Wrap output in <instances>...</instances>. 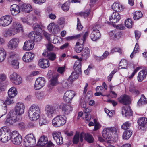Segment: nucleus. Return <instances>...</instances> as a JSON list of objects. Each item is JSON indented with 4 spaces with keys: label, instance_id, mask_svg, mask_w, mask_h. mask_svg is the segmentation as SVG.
I'll list each match as a JSON object with an SVG mask.
<instances>
[{
    "label": "nucleus",
    "instance_id": "f257e3e1",
    "mask_svg": "<svg viewBox=\"0 0 147 147\" xmlns=\"http://www.w3.org/2000/svg\"><path fill=\"white\" fill-rule=\"evenodd\" d=\"M22 30V27L20 23L13 22L11 28L5 30L2 33V35L5 38H10Z\"/></svg>",
    "mask_w": 147,
    "mask_h": 147
},
{
    "label": "nucleus",
    "instance_id": "f03ea898",
    "mask_svg": "<svg viewBox=\"0 0 147 147\" xmlns=\"http://www.w3.org/2000/svg\"><path fill=\"white\" fill-rule=\"evenodd\" d=\"M40 114V109L39 107L33 105L30 108L28 111V115L31 120H36L39 118Z\"/></svg>",
    "mask_w": 147,
    "mask_h": 147
},
{
    "label": "nucleus",
    "instance_id": "7ed1b4c3",
    "mask_svg": "<svg viewBox=\"0 0 147 147\" xmlns=\"http://www.w3.org/2000/svg\"><path fill=\"white\" fill-rule=\"evenodd\" d=\"M118 130L117 127H111L104 128L102 131V136L106 140H110L112 137L111 133L115 135L116 137L117 136V132Z\"/></svg>",
    "mask_w": 147,
    "mask_h": 147
},
{
    "label": "nucleus",
    "instance_id": "20e7f679",
    "mask_svg": "<svg viewBox=\"0 0 147 147\" xmlns=\"http://www.w3.org/2000/svg\"><path fill=\"white\" fill-rule=\"evenodd\" d=\"M66 119L64 116L57 115L53 119L52 125L56 127L63 125L66 122Z\"/></svg>",
    "mask_w": 147,
    "mask_h": 147
},
{
    "label": "nucleus",
    "instance_id": "39448f33",
    "mask_svg": "<svg viewBox=\"0 0 147 147\" xmlns=\"http://www.w3.org/2000/svg\"><path fill=\"white\" fill-rule=\"evenodd\" d=\"M10 114V116L6 119L7 123L11 125H17L21 119L17 116L14 111H11Z\"/></svg>",
    "mask_w": 147,
    "mask_h": 147
},
{
    "label": "nucleus",
    "instance_id": "423d86ee",
    "mask_svg": "<svg viewBox=\"0 0 147 147\" xmlns=\"http://www.w3.org/2000/svg\"><path fill=\"white\" fill-rule=\"evenodd\" d=\"M100 24L97 23L92 28V32L90 35V37L92 40L96 41L100 38V34L99 29L100 28Z\"/></svg>",
    "mask_w": 147,
    "mask_h": 147
},
{
    "label": "nucleus",
    "instance_id": "0eeeda50",
    "mask_svg": "<svg viewBox=\"0 0 147 147\" xmlns=\"http://www.w3.org/2000/svg\"><path fill=\"white\" fill-rule=\"evenodd\" d=\"M36 143V139L32 134H28L25 138L23 143L26 147H30L33 146Z\"/></svg>",
    "mask_w": 147,
    "mask_h": 147
},
{
    "label": "nucleus",
    "instance_id": "6e6552de",
    "mask_svg": "<svg viewBox=\"0 0 147 147\" xmlns=\"http://www.w3.org/2000/svg\"><path fill=\"white\" fill-rule=\"evenodd\" d=\"M12 21V17L11 15H6L0 18V26L6 27L9 26Z\"/></svg>",
    "mask_w": 147,
    "mask_h": 147
},
{
    "label": "nucleus",
    "instance_id": "1a4fd4ad",
    "mask_svg": "<svg viewBox=\"0 0 147 147\" xmlns=\"http://www.w3.org/2000/svg\"><path fill=\"white\" fill-rule=\"evenodd\" d=\"M20 39L17 37H14L11 39L7 44L8 49L10 50L16 49L18 46Z\"/></svg>",
    "mask_w": 147,
    "mask_h": 147
},
{
    "label": "nucleus",
    "instance_id": "9d476101",
    "mask_svg": "<svg viewBox=\"0 0 147 147\" xmlns=\"http://www.w3.org/2000/svg\"><path fill=\"white\" fill-rule=\"evenodd\" d=\"M11 138L12 143L15 145H19L22 142V137L17 131H14L12 133Z\"/></svg>",
    "mask_w": 147,
    "mask_h": 147
},
{
    "label": "nucleus",
    "instance_id": "9b49d317",
    "mask_svg": "<svg viewBox=\"0 0 147 147\" xmlns=\"http://www.w3.org/2000/svg\"><path fill=\"white\" fill-rule=\"evenodd\" d=\"M6 128V127H4L0 129V140L4 143L7 142L11 138L9 134L4 131V129Z\"/></svg>",
    "mask_w": 147,
    "mask_h": 147
},
{
    "label": "nucleus",
    "instance_id": "f8f14e48",
    "mask_svg": "<svg viewBox=\"0 0 147 147\" xmlns=\"http://www.w3.org/2000/svg\"><path fill=\"white\" fill-rule=\"evenodd\" d=\"M25 106L24 104L22 102L17 103L15 107L14 112L17 115L20 116L23 114L24 112Z\"/></svg>",
    "mask_w": 147,
    "mask_h": 147
},
{
    "label": "nucleus",
    "instance_id": "ddd939ff",
    "mask_svg": "<svg viewBox=\"0 0 147 147\" xmlns=\"http://www.w3.org/2000/svg\"><path fill=\"white\" fill-rule=\"evenodd\" d=\"M75 92L73 91L67 90L64 93L63 99L66 102L71 103L72 99L75 96Z\"/></svg>",
    "mask_w": 147,
    "mask_h": 147
},
{
    "label": "nucleus",
    "instance_id": "4468645a",
    "mask_svg": "<svg viewBox=\"0 0 147 147\" xmlns=\"http://www.w3.org/2000/svg\"><path fill=\"white\" fill-rule=\"evenodd\" d=\"M10 79L12 82L16 85H19L22 82V79L20 76L15 72L11 74Z\"/></svg>",
    "mask_w": 147,
    "mask_h": 147
},
{
    "label": "nucleus",
    "instance_id": "2eb2a0df",
    "mask_svg": "<svg viewBox=\"0 0 147 147\" xmlns=\"http://www.w3.org/2000/svg\"><path fill=\"white\" fill-rule=\"evenodd\" d=\"M46 82L44 78L39 77L36 79L34 88L36 90H38L42 88L45 85Z\"/></svg>",
    "mask_w": 147,
    "mask_h": 147
},
{
    "label": "nucleus",
    "instance_id": "dca6fc26",
    "mask_svg": "<svg viewBox=\"0 0 147 147\" xmlns=\"http://www.w3.org/2000/svg\"><path fill=\"white\" fill-rule=\"evenodd\" d=\"M16 59V55H11L8 59V61L13 67L15 69H18L19 68V63Z\"/></svg>",
    "mask_w": 147,
    "mask_h": 147
},
{
    "label": "nucleus",
    "instance_id": "f3484780",
    "mask_svg": "<svg viewBox=\"0 0 147 147\" xmlns=\"http://www.w3.org/2000/svg\"><path fill=\"white\" fill-rule=\"evenodd\" d=\"M55 111L54 108L51 105H47L45 107V114L49 118H51L53 116Z\"/></svg>",
    "mask_w": 147,
    "mask_h": 147
},
{
    "label": "nucleus",
    "instance_id": "a211bd4d",
    "mask_svg": "<svg viewBox=\"0 0 147 147\" xmlns=\"http://www.w3.org/2000/svg\"><path fill=\"white\" fill-rule=\"evenodd\" d=\"M120 15L117 12H113L109 20L112 23H116L118 22L121 19Z\"/></svg>",
    "mask_w": 147,
    "mask_h": 147
},
{
    "label": "nucleus",
    "instance_id": "6ab92c4d",
    "mask_svg": "<svg viewBox=\"0 0 147 147\" xmlns=\"http://www.w3.org/2000/svg\"><path fill=\"white\" fill-rule=\"evenodd\" d=\"M41 33L35 32H31L29 34V37L32 40H34L36 42H39L42 39L41 36L40 34Z\"/></svg>",
    "mask_w": 147,
    "mask_h": 147
},
{
    "label": "nucleus",
    "instance_id": "aec40b11",
    "mask_svg": "<svg viewBox=\"0 0 147 147\" xmlns=\"http://www.w3.org/2000/svg\"><path fill=\"white\" fill-rule=\"evenodd\" d=\"M11 14L13 16H16L20 12V9L19 6L16 4L11 5L10 7Z\"/></svg>",
    "mask_w": 147,
    "mask_h": 147
},
{
    "label": "nucleus",
    "instance_id": "412c9836",
    "mask_svg": "<svg viewBox=\"0 0 147 147\" xmlns=\"http://www.w3.org/2000/svg\"><path fill=\"white\" fill-rule=\"evenodd\" d=\"M34 45L32 40H27L24 42L23 49L26 51L30 50L33 48Z\"/></svg>",
    "mask_w": 147,
    "mask_h": 147
},
{
    "label": "nucleus",
    "instance_id": "4be33fe9",
    "mask_svg": "<svg viewBox=\"0 0 147 147\" xmlns=\"http://www.w3.org/2000/svg\"><path fill=\"white\" fill-rule=\"evenodd\" d=\"M48 28L50 31L55 34H57L60 31L59 26L54 23H50L48 26Z\"/></svg>",
    "mask_w": 147,
    "mask_h": 147
},
{
    "label": "nucleus",
    "instance_id": "5701e85b",
    "mask_svg": "<svg viewBox=\"0 0 147 147\" xmlns=\"http://www.w3.org/2000/svg\"><path fill=\"white\" fill-rule=\"evenodd\" d=\"M119 101L120 103L126 105L130 103L131 100L129 96L125 95L121 96L119 99Z\"/></svg>",
    "mask_w": 147,
    "mask_h": 147
},
{
    "label": "nucleus",
    "instance_id": "b1692460",
    "mask_svg": "<svg viewBox=\"0 0 147 147\" xmlns=\"http://www.w3.org/2000/svg\"><path fill=\"white\" fill-rule=\"evenodd\" d=\"M82 59H78L75 62L74 65V68L75 72L79 73L81 72L82 63Z\"/></svg>",
    "mask_w": 147,
    "mask_h": 147
},
{
    "label": "nucleus",
    "instance_id": "393cba45",
    "mask_svg": "<svg viewBox=\"0 0 147 147\" xmlns=\"http://www.w3.org/2000/svg\"><path fill=\"white\" fill-rule=\"evenodd\" d=\"M34 56V54L31 52H26L23 56V60L26 63L30 62L33 59Z\"/></svg>",
    "mask_w": 147,
    "mask_h": 147
},
{
    "label": "nucleus",
    "instance_id": "a878e982",
    "mask_svg": "<svg viewBox=\"0 0 147 147\" xmlns=\"http://www.w3.org/2000/svg\"><path fill=\"white\" fill-rule=\"evenodd\" d=\"M122 113L126 117L131 116L133 114L130 108L128 105H125L123 107L122 109Z\"/></svg>",
    "mask_w": 147,
    "mask_h": 147
},
{
    "label": "nucleus",
    "instance_id": "bb28decb",
    "mask_svg": "<svg viewBox=\"0 0 147 147\" xmlns=\"http://www.w3.org/2000/svg\"><path fill=\"white\" fill-rule=\"evenodd\" d=\"M60 106L62 111L65 114L68 115L69 114L72 110V107L70 105L62 104Z\"/></svg>",
    "mask_w": 147,
    "mask_h": 147
},
{
    "label": "nucleus",
    "instance_id": "cd10ccee",
    "mask_svg": "<svg viewBox=\"0 0 147 147\" xmlns=\"http://www.w3.org/2000/svg\"><path fill=\"white\" fill-rule=\"evenodd\" d=\"M39 65L42 68H45L48 67L50 63L48 60L46 59H41L39 61Z\"/></svg>",
    "mask_w": 147,
    "mask_h": 147
},
{
    "label": "nucleus",
    "instance_id": "c85d7f7f",
    "mask_svg": "<svg viewBox=\"0 0 147 147\" xmlns=\"http://www.w3.org/2000/svg\"><path fill=\"white\" fill-rule=\"evenodd\" d=\"M112 8L114 11L117 12H121L123 9L122 5L119 3H114L112 6Z\"/></svg>",
    "mask_w": 147,
    "mask_h": 147
},
{
    "label": "nucleus",
    "instance_id": "c756f323",
    "mask_svg": "<svg viewBox=\"0 0 147 147\" xmlns=\"http://www.w3.org/2000/svg\"><path fill=\"white\" fill-rule=\"evenodd\" d=\"M20 9L23 12L26 13H28L32 10V7L30 4H26L22 5L20 7Z\"/></svg>",
    "mask_w": 147,
    "mask_h": 147
},
{
    "label": "nucleus",
    "instance_id": "7c9ffc66",
    "mask_svg": "<svg viewBox=\"0 0 147 147\" xmlns=\"http://www.w3.org/2000/svg\"><path fill=\"white\" fill-rule=\"evenodd\" d=\"M42 55L44 57H47L49 60L51 61L55 60L56 58V54L53 52L48 53L45 51V52H44Z\"/></svg>",
    "mask_w": 147,
    "mask_h": 147
},
{
    "label": "nucleus",
    "instance_id": "2f4dec72",
    "mask_svg": "<svg viewBox=\"0 0 147 147\" xmlns=\"http://www.w3.org/2000/svg\"><path fill=\"white\" fill-rule=\"evenodd\" d=\"M147 74V72L145 70H141L138 73L137 79L138 81L141 82L146 77Z\"/></svg>",
    "mask_w": 147,
    "mask_h": 147
},
{
    "label": "nucleus",
    "instance_id": "473e14b6",
    "mask_svg": "<svg viewBox=\"0 0 147 147\" xmlns=\"http://www.w3.org/2000/svg\"><path fill=\"white\" fill-rule=\"evenodd\" d=\"M47 138L45 136H42L39 140L38 144V146H42L48 143Z\"/></svg>",
    "mask_w": 147,
    "mask_h": 147
},
{
    "label": "nucleus",
    "instance_id": "72a5a7b5",
    "mask_svg": "<svg viewBox=\"0 0 147 147\" xmlns=\"http://www.w3.org/2000/svg\"><path fill=\"white\" fill-rule=\"evenodd\" d=\"M7 104L5 102V101L0 100V105L2 107V111H3L0 114H1V116H3L5 115L7 112Z\"/></svg>",
    "mask_w": 147,
    "mask_h": 147
},
{
    "label": "nucleus",
    "instance_id": "f704fd0d",
    "mask_svg": "<svg viewBox=\"0 0 147 147\" xmlns=\"http://www.w3.org/2000/svg\"><path fill=\"white\" fill-rule=\"evenodd\" d=\"M147 103V98L144 94H142L140 98L138 100L137 104L139 106H141Z\"/></svg>",
    "mask_w": 147,
    "mask_h": 147
},
{
    "label": "nucleus",
    "instance_id": "c9c22d12",
    "mask_svg": "<svg viewBox=\"0 0 147 147\" xmlns=\"http://www.w3.org/2000/svg\"><path fill=\"white\" fill-rule=\"evenodd\" d=\"M59 84V82L58 80L57 77L56 75H54L52 77L50 81V84L49 85V88L50 87L52 86H55Z\"/></svg>",
    "mask_w": 147,
    "mask_h": 147
},
{
    "label": "nucleus",
    "instance_id": "e433bc0d",
    "mask_svg": "<svg viewBox=\"0 0 147 147\" xmlns=\"http://www.w3.org/2000/svg\"><path fill=\"white\" fill-rule=\"evenodd\" d=\"M110 36L112 38H119L120 36V33L116 30L111 31L109 33Z\"/></svg>",
    "mask_w": 147,
    "mask_h": 147
},
{
    "label": "nucleus",
    "instance_id": "4c0bfd02",
    "mask_svg": "<svg viewBox=\"0 0 147 147\" xmlns=\"http://www.w3.org/2000/svg\"><path fill=\"white\" fill-rule=\"evenodd\" d=\"M17 94V89L16 88L13 87L11 88L8 92L9 96L14 98Z\"/></svg>",
    "mask_w": 147,
    "mask_h": 147
},
{
    "label": "nucleus",
    "instance_id": "58836bf2",
    "mask_svg": "<svg viewBox=\"0 0 147 147\" xmlns=\"http://www.w3.org/2000/svg\"><path fill=\"white\" fill-rule=\"evenodd\" d=\"M90 111V109H89L88 108H86L84 110L85 121L86 123L89 122L91 119V115L89 113Z\"/></svg>",
    "mask_w": 147,
    "mask_h": 147
},
{
    "label": "nucleus",
    "instance_id": "ea45409f",
    "mask_svg": "<svg viewBox=\"0 0 147 147\" xmlns=\"http://www.w3.org/2000/svg\"><path fill=\"white\" fill-rule=\"evenodd\" d=\"M84 139L89 143H92L94 141V139L93 136L88 133L85 134Z\"/></svg>",
    "mask_w": 147,
    "mask_h": 147
},
{
    "label": "nucleus",
    "instance_id": "a19ab883",
    "mask_svg": "<svg viewBox=\"0 0 147 147\" xmlns=\"http://www.w3.org/2000/svg\"><path fill=\"white\" fill-rule=\"evenodd\" d=\"M138 125L142 127H144L147 123V118L141 117L138 119L137 121Z\"/></svg>",
    "mask_w": 147,
    "mask_h": 147
},
{
    "label": "nucleus",
    "instance_id": "79ce46f5",
    "mask_svg": "<svg viewBox=\"0 0 147 147\" xmlns=\"http://www.w3.org/2000/svg\"><path fill=\"white\" fill-rule=\"evenodd\" d=\"M6 53L3 48H0V62H3L5 58Z\"/></svg>",
    "mask_w": 147,
    "mask_h": 147
},
{
    "label": "nucleus",
    "instance_id": "37998d69",
    "mask_svg": "<svg viewBox=\"0 0 147 147\" xmlns=\"http://www.w3.org/2000/svg\"><path fill=\"white\" fill-rule=\"evenodd\" d=\"M132 134V132L130 130H125L123 134V138L124 139L127 140L130 138Z\"/></svg>",
    "mask_w": 147,
    "mask_h": 147
},
{
    "label": "nucleus",
    "instance_id": "c03bdc74",
    "mask_svg": "<svg viewBox=\"0 0 147 147\" xmlns=\"http://www.w3.org/2000/svg\"><path fill=\"white\" fill-rule=\"evenodd\" d=\"M127 65L128 63L127 61L125 59H122L119 64V69H125L127 67Z\"/></svg>",
    "mask_w": 147,
    "mask_h": 147
},
{
    "label": "nucleus",
    "instance_id": "a18cd8bd",
    "mask_svg": "<svg viewBox=\"0 0 147 147\" xmlns=\"http://www.w3.org/2000/svg\"><path fill=\"white\" fill-rule=\"evenodd\" d=\"M90 55V50L88 47L85 48L83 50V59H86Z\"/></svg>",
    "mask_w": 147,
    "mask_h": 147
},
{
    "label": "nucleus",
    "instance_id": "49530a36",
    "mask_svg": "<svg viewBox=\"0 0 147 147\" xmlns=\"http://www.w3.org/2000/svg\"><path fill=\"white\" fill-rule=\"evenodd\" d=\"M33 28L36 32L41 33L42 31L40 26L38 24H34L33 25Z\"/></svg>",
    "mask_w": 147,
    "mask_h": 147
},
{
    "label": "nucleus",
    "instance_id": "de8ad7c7",
    "mask_svg": "<svg viewBox=\"0 0 147 147\" xmlns=\"http://www.w3.org/2000/svg\"><path fill=\"white\" fill-rule=\"evenodd\" d=\"M125 24L127 28H131L133 24L132 19L130 18L127 19L125 21Z\"/></svg>",
    "mask_w": 147,
    "mask_h": 147
},
{
    "label": "nucleus",
    "instance_id": "09e8293b",
    "mask_svg": "<svg viewBox=\"0 0 147 147\" xmlns=\"http://www.w3.org/2000/svg\"><path fill=\"white\" fill-rule=\"evenodd\" d=\"M142 16V14L140 11H136L134 13L133 18L135 20H138Z\"/></svg>",
    "mask_w": 147,
    "mask_h": 147
},
{
    "label": "nucleus",
    "instance_id": "8fccbe9b",
    "mask_svg": "<svg viewBox=\"0 0 147 147\" xmlns=\"http://www.w3.org/2000/svg\"><path fill=\"white\" fill-rule=\"evenodd\" d=\"M82 45L79 42L76 43L75 48V51L77 53H80L82 50Z\"/></svg>",
    "mask_w": 147,
    "mask_h": 147
},
{
    "label": "nucleus",
    "instance_id": "3c124183",
    "mask_svg": "<svg viewBox=\"0 0 147 147\" xmlns=\"http://www.w3.org/2000/svg\"><path fill=\"white\" fill-rule=\"evenodd\" d=\"M73 82V81L71 80L68 78L67 80L63 82V86L64 88H67L71 85Z\"/></svg>",
    "mask_w": 147,
    "mask_h": 147
},
{
    "label": "nucleus",
    "instance_id": "603ef678",
    "mask_svg": "<svg viewBox=\"0 0 147 147\" xmlns=\"http://www.w3.org/2000/svg\"><path fill=\"white\" fill-rule=\"evenodd\" d=\"M78 73L76 72H72L69 78L71 80L73 81V82L74 81L78 78Z\"/></svg>",
    "mask_w": 147,
    "mask_h": 147
},
{
    "label": "nucleus",
    "instance_id": "864d4df0",
    "mask_svg": "<svg viewBox=\"0 0 147 147\" xmlns=\"http://www.w3.org/2000/svg\"><path fill=\"white\" fill-rule=\"evenodd\" d=\"M131 124L129 121L124 123L121 126V128L125 130L127 129L131 125Z\"/></svg>",
    "mask_w": 147,
    "mask_h": 147
},
{
    "label": "nucleus",
    "instance_id": "5fc2aeb1",
    "mask_svg": "<svg viewBox=\"0 0 147 147\" xmlns=\"http://www.w3.org/2000/svg\"><path fill=\"white\" fill-rule=\"evenodd\" d=\"M94 125L93 131H97L101 127V125L95 119L94 120Z\"/></svg>",
    "mask_w": 147,
    "mask_h": 147
},
{
    "label": "nucleus",
    "instance_id": "6e6d98bb",
    "mask_svg": "<svg viewBox=\"0 0 147 147\" xmlns=\"http://www.w3.org/2000/svg\"><path fill=\"white\" fill-rule=\"evenodd\" d=\"M62 9L65 11H68L69 8V3L66 2L63 4L61 7Z\"/></svg>",
    "mask_w": 147,
    "mask_h": 147
},
{
    "label": "nucleus",
    "instance_id": "4d7b16f0",
    "mask_svg": "<svg viewBox=\"0 0 147 147\" xmlns=\"http://www.w3.org/2000/svg\"><path fill=\"white\" fill-rule=\"evenodd\" d=\"M80 133L79 132L77 133L74 135L73 138V142L74 144H77L79 140Z\"/></svg>",
    "mask_w": 147,
    "mask_h": 147
},
{
    "label": "nucleus",
    "instance_id": "13d9d810",
    "mask_svg": "<svg viewBox=\"0 0 147 147\" xmlns=\"http://www.w3.org/2000/svg\"><path fill=\"white\" fill-rule=\"evenodd\" d=\"M13 97H11L9 96L6 99L5 102L6 104L9 105L14 103V102L13 99Z\"/></svg>",
    "mask_w": 147,
    "mask_h": 147
},
{
    "label": "nucleus",
    "instance_id": "bf43d9fd",
    "mask_svg": "<svg viewBox=\"0 0 147 147\" xmlns=\"http://www.w3.org/2000/svg\"><path fill=\"white\" fill-rule=\"evenodd\" d=\"M52 135L54 140L58 138L61 135V132L58 131H55L53 132Z\"/></svg>",
    "mask_w": 147,
    "mask_h": 147
},
{
    "label": "nucleus",
    "instance_id": "052dcab7",
    "mask_svg": "<svg viewBox=\"0 0 147 147\" xmlns=\"http://www.w3.org/2000/svg\"><path fill=\"white\" fill-rule=\"evenodd\" d=\"M36 98L39 100H41L44 97V94L42 92H38L36 94Z\"/></svg>",
    "mask_w": 147,
    "mask_h": 147
},
{
    "label": "nucleus",
    "instance_id": "680f3d73",
    "mask_svg": "<svg viewBox=\"0 0 147 147\" xmlns=\"http://www.w3.org/2000/svg\"><path fill=\"white\" fill-rule=\"evenodd\" d=\"M92 92L91 91H88L85 98V102H87L91 98Z\"/></svg>",
    "mask_w": 147,
    "mask_h": 147
},
{
    "label": "nucleus",
    "instance_id": "e2e57ef3",
    "mask_svg": "<svg viewBox=\"0 0 147 147\" xmlns=\"http://www.w3.org/2000/svg\"><path fill=\"white\" fill-rule=\"evenodd\" d=\"M138 47V45L137 43H136L135 45V47L134 49V50L133 51L132 53L131 54L130 57L131 58H132L133 57V55L135 53H137L139 49Z\"/></svg>",
    "mask_w": 147,
    "mask_h": 147
},
{
    "label": "nucleus",
    "instance_id": "0e129e2a",
    "mask_svg": "<svg viewBox=\"0 0 147 147\" xmlns=\"http://www.w3.org/2000/svg\"><path fill=\"white\" fill-rule=\"evenodd\" d=\"M55 140L58 145H61L63 143V138L61 135Z\"/></svg>",
    "mask_w": 147,
    "mask_h": 147
},
{
    "label": "nucleus",
    "instance_id": "69168bd1",
    "mask_svg": "<svg viewBox=\"0 0 147 147\" xmlns=\"http://www.w3.org/2000/svg\"><path fill=\"white\" fill-rule=\"evenodd\" d=\"M105 112L110 117L112 116L113 114L115 113V112L114 111H110L109 110L107 109H105Z\"/></svg>",
    "mask_w": 147,
    "mask_h": 147
},
{
    "label": "nucleus",
    "instance_id": "338daca9",
    "mask_svg": "<svg viewBox=\"0 0 147 147\" xmlns=\"http://www.w3.org/2000/svg\"><path fill=\"white\" fill-rule=\"evenodd\" d=\"M6 87V85L4 83H0V93L5 90Z\"/></svg>",
    "mask_w": 147,
    "mask_h": 147
},
{
    "label": "nucleus",
    "instance_id": "774afa93",
    "mask_svg": "<svg viewBox=\"0 0 147 147\" xmlns=\"http://www.w3.org/2000/svg\"><path fill=\"white\" fill-rule=\"evenodd\" d=\"M46 46L47 49L49 51H53L54 47L52 44L48 43L46 45Z\"/></svg>",
    "mask_w": 147,
    "mask_h": 147
}]
</instances>
